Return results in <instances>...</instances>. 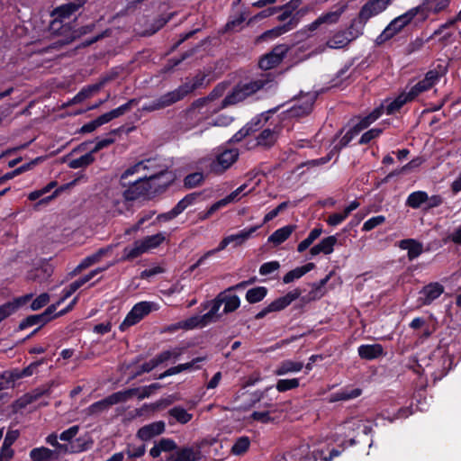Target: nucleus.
I'll use <instances>...</instances> for the list:
<instances>
[{
	"instance_id": "2f4dec72",
	"label": "nucleus",
	"mask_w": 461,
	"mask_h": 461,
	"mask_svg": "<svg viewBox=\"0 0 461 461\" xmlns=\"http://www.w3.org/2000/svg\"><path fill=\"white\" fill-rule=\"evenodd\" d=\"M170 418L182 424H185L190 421L193 418V414L189 412V410L184 409L182 406L177 405L169 411Z\"/></svg>"
},
{
	"instance_id": "c756f323",
	"label": "nucleus",
	"mask_w": 461,
	"mask_h": 461,
	"mask_svg": "<svg viewBox=\"0 0 461 461\" xmlns=\"http://www.w3.org/2000/svg\"><path fill=\"white\" fill-rule=\"evenodd\" d=\"M384 112V106L375 109L369 115L363 118L357 124L353 127L355 133H358L360 131L368 127L372 122L377 120Z\"/></svg>"
},
{
	"instance_id": "774afa93",
	"label": "nucleus",
	"mask_w": 461,
	"mask_h": 461,
	"mask_svg": "<svg viewBox=\"0 0 461 461\" xmlns=\"http://www.w3.org/2000/svg\"><path fill=\"white\" fill-rule=\"evenodd\" d=\"M384 221V216H376L369 219L364 223L363 230H371L376 226L382 224Z\"/></svg>"
},
{
	"instance_id": "6e6552de",
	"label": "nucleus",
	"mask_w": 461,
	"mask_h": 461,
	"mask_svg": "<svg viewBox=\"0 0 461 461\" xmlns=\"http://www.w3.org/2000/svg\"><path fill=\"white\" fill-rule=\"evenodd\" d=\"M226 89V86L220 84L214 87V89L205 97L198 98L194 100L189 107L183 111V115L185 119H194L196 114L200 113V110L207 105L209 102H212L218 97L221 96Z\"/></svg>"
},
{
	"instance_id": "aec40b11",
	"label": "nucleus",
	"mask_w": 461,
	"mask_h": 461,
	"mask_svg": "<svg viewBox=\"0 0 461 461\" xmlns=\"http://www.w3.org/2000/svg\"><path fill=\"white\" fill-rule=\"evenodd\" d=\"M301 294L302 291L299 288H296L286 294L285 296L279 297L273 301L267 306L271 312L281 311L288 306L292 302L299 298Z\"/></svg>"
},
{
	"instance_id": "37998d69",
	"label": "nucleus",
	"mask_w": 461,
	"mask_h": 461,
	"mask_svg": "<svg viewBox=\"0 0 461 461\" xmlns=\"http://www.w3.org/2000/svg\"><path fill=\"white\" fill-rule=\"evenodd\" d=\"M165 240V236L162 233H158L151 236H147L143 240H140V242L145 248V250L148 251L150 249L157 248Z\"/></svg>"
},
{
	"instance_id": "0e129e2a",
	"label": "nucleus",
	"mask_w": 461,
	"mask_h": 461,
	"mask_svg": "<svg viewBox=\"0 0 461 461\" xmlns=\"http://www.w3.org/2000/svg\"><path fill=\"white\" fill-rule=\"evenodd\" d=\"M288 203H289L288 202H283L276 208H275L274 210H272L268 213H267L264 217L263 223H266V222L273 220L274 218H276L279 212H283L284 210H285L288 207Z\"/></svg>"
},
{
	"instance_id": "1a4fd4ad",
	"label": "nucleus",
	"mask_w": 461,
	"mask_h": 461,
	"mask_svg": "<svg viewBox=\"0 0 461 461\" xmlns=\"http://www.w3.org/2000/svg\"><path fill=\"white\" fill-rule=\"evenodd\" d=\"M216 438H204L197 447H183L171 454L167 461H199L201 459L200 448L204 445H212Z\"/></svg>"
},
{
	"instance_id": "39448f33",
	"label": "nucleus",
	"mask_w": 461,
	"mask_h": 461,
	"mask_svg": "<svg viewBox=\"0 0 461 461\" xmlns=\"http://www.w3.org/2000/svg\"><path fill=\"white\" fill-rule=\"evenodd\" d=\"M421 9V6H417L394 18L376 38V44L381 45L401 32L408 24L411 23Z\"/></svg>"
},
{
	"instance_id": "680f3d73",
	"label": "nucleus",
	"mask_w": 461,
	"mask_h": 461,
	"mask_svg": "<svg viewBox=\"0 0 461 461\" xmlns=\"http://www.w3.org/2000/svg\"><path fill=\"white\" fill-rule=\"evenodd\" d=\"M246 20L245 14H240L237 18L228 22L225 25V31H239L241 23Z\"/></svg>"
},
{
	"instance_id": "f257e3e1",
	"label": "nucleus",
	"mask_w": 461,
	"mask_h": 461,
	"mask_svg": "<svg viewBox=\"0 0 461 461\" xmlns=\"http://www.w3.org/2000/svg\"><path fill=\"white\" fill-rule=\"evenodd\" d=\"M210 311L202 315L194 316L185 321L183 327L192 329L194 327H204L208 323L215 322L220 320L221 314L219 313L220 308L224 304L222 313L228 314L235 312L240 305V300L238 295L231 294L230 291L225 289L217 294V296L210 303Z\"/></svg>"
},
{
	"instance_id": "473e14b6",
	"label": "nucleus",
	"mask_w": 461,
	"mask_h": 461,
	"mask_svg": "<svg viewBox=\"0 0 461 461\" xmlns=\"http://www.w3.org/2000/svg\"><path fill=\"white\" fill-rule=\"evenodd\" d=\"M303 364L302 362H295L291 360L283 361L275 371L276 375H284L291 372H298L302 370Z\"/></svg>"
},
{
	"instance_id": "412c9836",
	"label": "nucleus",
	"mask_w": 461,
	"mask_h": 461,
	"mask_svg": "<svg viewBox=\"0 0 461 461\" xmlns=\"http://www.w3.org/2000/svg\"><path fill=\"white\" fill-rule=\"evenodd\" d=\"M165 430V423L163 421H156L146 425L138 430V437L144 441L151 439Z\"/></svg>"
},
{
	"instance_id": "c9c22d12",
	"label": "nucleus",
	"mask_w": 461,
	"mask_h": 461,
	"mask_svg": "<svg viewBox=\"0 0 461 461\" xmlns=\"http://www.w3.org/2000/svg\"><path fill=\"white\" fill-rule=\"evenodd\" d=\"M207 357L204 356V357H198L196 358H194L191 362H188V363H185V364H181V365H178L176 366H174V367H170L169 369H167L165 373H163L162 375H160L159 378H163L165 376H167V375H175V374H178L182 371H185V370H187V369H190L191 367H193L196 363H199V362H203L206 359Z\"/></svg>"
},
{
	"instance_id": "4c0bfd02",
	"label": "nucleus",
	"mask_w": 461,
	"mask_h": 461,
	"mask_svg": "<svg viewBox=\"0 0 461 461\" xmlns=\"http://www.w3.org/2000/svg\"><path fill=\"white\" fill-rule=\"evenodd\" d=\"M250 439L247 436L238 438L231 447L230 452L234 456H242L249 448Z\"/></svg>"
},
{
	"instance_id": "de8ad7c7",
	"label": "nucleus",
	"mask_w": 461,
	"mask_h": 461,
	"mask_svg": "<svg viewBox=\"0 0 461 461\" xmlns=\"http://www.w3.org/2000/svg\"><path fill=\"white\" fill-rule=\"evenodd\" d=\"M322 230L321 228H315L313 229L309 236L303 240L302 242L299 243L297 247L298 252H303L306 250L312 243L313 241L320 237L321 234Z\"/></svg>"
},
{
	"instance_id": "393cba45",
	"label": "nucleus",
	"mask_w": 461,
	"mask_h": 461,
	"mask_svg": "<svg viewBox=\"0 0 461 461\" xmlns=\"http://www.w3.org/2000/svg\"><path fill=\"white\" fill-rule=\"evenodd\" d=\"M295 229V225H286L278 229L268 237V242L273 243L275 246L280 245L291 236Z\"/></svg>"
},
{
	"instance_id": "5fc2aeb1",
	"label": "nucleus",
	"mask_w": 461,
	"mask_h": 461,
	"mask_svg": "<svg viewBox=\"0 0 461 461\" xmlns=\"http://www.w3.org/2000/svg\"><path fill=\"white\" fill-rule=\"evenodd\" d=\"M299 386V380L294 379H281L276 384V390L278 392H285Z\"/></svg>"
},
{
	"instance_id": "052dcab7",
	"label": "nucleus",
	"mask_w": 461,
	"mask_h": 461,
	"mask_svg": "<svg viewBox=\"0 0 461 461\" xmlns=\"http://www.w3.org/2000/svg\"><path fill=\"white\" fill-rule=\"evenodd\" d=\"M50 302V295L47 293L40 294L31 303V309L37 311L45 306Z\"/></svg>"
},
{
	"instance_id": "4d7b16f0",
	"label": "nucleus",
	"mask_w": 461,
	"mask_h": 461,
	"mask_svg": "<svg viewBox=\"0 0 461 461\" xmlns=\"http://www.w3.org/2000/svg\"><path fill=\"white\" fill-rule=\"evenodd\" d=\"M119 129H116V130H113L112 131L108 136L106 138H104V140H99L95 148L91 150L93 153H96L98 152L99 150H101L102 149L113 144L114 142V138H113V135L116 134L119 132Z\"/></svg>"
},
{
	"instance_id": "a878e982",
	"label": "nucleus",
	"mask_w": 461,
	"mask_h": 461,
	"mask_svg": "<svg viewBox=\"0 0 461 461\" xmlns=\"http://www.w3.org/2000/svg\"><path fill=\"white\" fill-rule=\"evenodd\" d=\"M331 275L332 272L326 276V277L321 279L318 284H312V291L306 296H303L302 301L304 303H308L313 300L320 299L324 294L323 287L330 280Z\"/></svg>"
},
{
	"instance_id": "603ef678",
	"label": "nucleus",
	"mask_w": 461,
	"mask_h": 461,
	"mask_svg": "<svg viewBox=\"0 0 461 461\" xmlns=\"http://www.w3.org/2000/svg\"><path fill=\"white\" fill-rule=\"evenodd\" d=\"M50 392V387L48 388H37L33 390L32 393H27L25 395V399L22 403H30L34 401H39L42 396L48 394Z\"/></svg>"
},
{
	"instance_id": "a18cd8bd",
	"label": "nucleus",
	"mask_w": 461,
	"mask_h": 461,
	"mask_svg": "<svg viewBox=\"0 0 461 461\" xmlns=\"http://www.w3.org/2000/svg\"><path fill=\"white\" fill-rule=\"evenodd\" d=\"M362 391L358 388L352 389L350 391H343L337 393H334L330 401V402H340V401H348L352 400L361 394Z\"/></svg>"
},
{
	"instance_id": "f704fd0d",
	"label": "nucleus",
	"mask_w": 461,
	"mask_h": 461,
	"mask_svg": "<svg viewBox=\"0 0 461 461\" xmlns=\"http://www.w3.org/2000/svg\"><path fill=\"white\" fill-rule=\"evenodd\" d=\"M145 248L140 242V240H136L133 243L132 247H126L123 249V260H132L138 257H140L141 254L145 253Z\"/></svg>"
},
{
	"instance_id": "a211bd4d",
	"label": "nucleus",
	"mask_w": 461,
	"mask_h": 461,
	"mask_svg": "<svg viewBox=\"0 0 461 461\" xmlns=\"http://www.w3.org/2000/svg\"><path fill=\"white\" fill-rule=\"evenodd\" d=\"M260 226H254L247 230H242L238 234L230 235L224 238L215 249L216 252L224 249L230 243L234 242L236 246L244 243Z\"/></svg>"
},
{
	"instance_id": "6ab92c4d",
	"label": "nucleus",
	"mask_w": 461,
	"mask_h": 461,
	"mask_svg": "<svg viewBox=\"0 0 461 461\" xmlns=\"http://www.w3.org/2000/svg\"><path fill=\"white\" fill-rule=\"evenodd\" d=\"M32 298V294H25L23 296L15 298L12 302H8L0 306V321L4 319L11 315L14 312H15L22 305H24L28 302H30Z\"/></svg>"
},
{
	"instance_id": "3c124183",
	"label": "nucleus",
	"mask_w": 461,
	"mask_h": 461,
	"mask_svg": "<svg viewBox=\"0 0 461 461\" xmlns=\"http://www.w3.org/2000/svg\"><path fill=\"white\" fill-rule=\"evenodd\" d=\"M394 409L392 411L387 410L382 415L384 419H387L390 421H393L396 419L407 418L412 413L411 407H401L397 410V415L391 416V412H394Z\"/></svg>"
},
{
	"instance_id": "c03bdc74",
	"label": "nucleus",
	"mask_w": 461,
	"mask_h": 461,
	"mask_svg": "<svg viewBox=\"0 0 461 461\" xmlns=\"http://www.w3.org/2000/svg\"><path fill=\"white\" fill-rule=\"evenodd\" d=\"M80 7V5L75 4V3H68L66 5H63L59 7H57L53 11V14L57 15L59 18H67L73 13H75L78 8Z\"/></svg>"
},
{
	"instance_id": "ea45409f",
	"label": "nucleus",
	"mask_w": 461,
	"mask_h": 461,
	"mask_svg": "<svg viewBox=\"0 0 461 461\" xmlns=\"http://www.w3.org/2000/svg\"><path fill=\"white\" fill-rule=\"evenodd\" d=\"M346 9H347V5H342L337 10L326 13V14L321 15L319 18L322 24L336 23L339 21L340 15L345 12Z\"/></svg>"
},
{
	"instance_id": "f03ea898",
	"label": "nucleus",
	"mask_w": 461,
	"mask_h": 461,
	"mask_svg": "<svg viewBox=\"0 0 461 461\" xmlns=\"http://www.w3.org/2000/svg\"><path fill=\"white\" fill-rule=\"evenodd\" d=\"M207 75L197 73L191 80L186 81L177 88L169 91L142 107V111L151 113L169 107L205 85Z\"/></svg>"
},
{
	"instance_id": "20e7f679",
	"label": "nucleus",
	"mask_w": 461,
	"mask_h": 461,
	"mask_svg": "<svg viewBox=\"0 0 461 461\" xmlns=\"http://www.w3.org/2000/svg\"><path fill=\"white\" fill-rule=\"evenodd\" d=\"M267 83V80L258 79L255 80L244 85L237 86L230 94H229L222 101L219 107L214 108L211 113H216L221 109L226 108L230 105L236 104L243 100H245L248 96L253 95L259 89L263 88L264 86Z\"/></svg>"
},
{
	"instance_id": "5701e85b",
	"label": "nucleus",
	"mask_w": 461,
	"mask_h": 461,
	"mask_svg": "<svg viewBox=\"0 0 461 461\" xmlns=\"http://www.w3.org/2000/svg\"><path fill=\"white\" fill-rule=\"evenodd\" d=\"M296 23L297 21L294 18H292L287 23L281 26H277L262 33L260 36L258 37L257 41L278 37L281 34L290 31Z\"/></svg>"
},
{
	"instance_id": "8fccbe9b",
	"label": "nucleus",
	"mask_w": 461,
	"mask_h": 461,
	"mask_svg": "<svg viewBox=\"0 0 461 461\" xmlns=\"http://www.w3.org/2000/svg\"><path fill=\"white\" fill-rule=\"evenodd\" d=\"M138 101L137 99H131L129 100L126 104L119 106L118 108L116 109H113L112 111H110V115L112 117V119H115V118H118L123 114H125L126 113H128L133 105L137 104Z\"/></svg>"
},
{
	"instance_id": "e2e57ef3",
	"label": "nucleus",
	"mask_w": 461,
	"mask_h": 461,
	"mask_svg": "<svg viewBox=\"0 0 461 461\" xmlns=\"http://www.w3.org/2000/svg\"><path fill=\"white\" fill-rule=\"evenodd\" d=\"M279 267L280 264L277 261L267 262L260 267L259 273L262 276H267L276 271Z\"/></svg>"
},
{
	"instance_id": "dca6fc26",
	"label": "nucleus",
	"mask_w": 461,
	"mask_h": 461,
	"mask_svg": "<svg viewBox=\"0 0 461 461\" xmlns=\"http://www.w3.org/2000/svg\"><path fill=\"white\" fill-rule=\"evenodd\" d=\"M387 6L384 0H368L358 13L361 23H366L370 18L380 14Z\"/></svg>"
},
{
	"instance_id": "69168bd1",
	"label": "nucleus",
	"mask_w": 461,
	"mask_h": 461,
	"mask_svg": "<svg viewBox=\"0 0 461 461\" xmlns=\"http://www.w3.org/2000/svg\"><path fill=\"white\" fill-rule=\"evenodd\" d=\"M381 132H382V131L380 129H371V130L367 131L366 132H365L361 136L359 143L366 144L369 141H371L373 139L378 137Z\"/></svg>"
},
{
	"instance_id": "58836bf2",
	"label": "nucleus",
	"mask_w": 461,
	"mask_h": 461,
	"mask_svg": "<svg viewBox=\"0 0 461 461\" xmlns=\"http://www.w3.org/2000/svg\"><path fill=\"white\" fill-rule=\"evenodd\" d=\"M149 167L146 165L145 161H140L133 165L132 167H130L127 168L121 176L120 177V183L123 187H126L128 184H130V181L128 180V177L130 176H132L135 173H139L141 169H148Z\"/></svg>"
},
{
	"instance_id": "4468645a",
	"label": "nucleus",
	"mask_w": 461,
	"mask_h": 461,
	"mask_svg": "<svg viewBox=\"0 0 461 461\" xmlns=\"http://www.w3.org/2000/svg\"><path fill=\"white\" fill-rule=\"evenodd\" d=\"M56 309H57V305L56 304H51L50 306H49L45 310L44 312H42L41 314H37V315L28 316L26 319H24L19 324V329L20 330H24L27 327H31V326H34V325H39L38 329H36L33 331V333L36 332L41 327L45 325L47 322H49L52 319L51 315L54 313Z\"/></svg>"
},
{
	"instance_id": "9b49d317",
	"label": "nucleus",
	"mask_w": 461,
	"mask_h": 461,
	"mask_svg": "<svg viewBox=\"0 0 461 461\" xmlns=\"http://www.w3.org/2000/svg\"><path fill=\"white\" fill-rule=\"evenodd\" d=\"M167 174L166 170H161L149 176L147 175L144 176L146 184L150 186V188L148 189L149 197L162 193L167 189L172 180L171 177H167Z\"/></svg>"
},
{
	"instance_id": "b1692460",
	"label": "nucleus",
	"mask_w": 461,
	"mask_h": 461,
	"mask_svg": "<svg viewBox=\"0 0 461 461\" xmlns=\"http://www.w3.org/2000/svg\"><path fill=\"white\" fill-rule=\"evenodd\" d=\"M337 243V238L335 236H329L323 239L319 244L313 246L310 249L312 256H316L320 253L325 255L330 254L333 251V247Z\"/></svg>"
},
{
	"instance_id": "338daca9",
	"label": "nucleus",
	"mask_w": 461,
	"mask_h": 461,
	"mask_svg": "<svg viewBox=\"0 0 461 461\" xmlns=\"http://www.w3.org/2000/svg\"><path fill=\"white\" fill-rule=\"evenodd\" d=\"M303 276V271L301 270L300 267H296L291 271H289L283 278L285 284H289L295 279H298Z\"/></svg>"
},
{
	"instance_id": "9d476101",
	"label": "nucleus",
	"mask_w": 461,
	"mask_h": 461,
	"mask_svg": "<svg viewBox=\"0 0 461 461\" xmlns=\"http://www.w3.org/2000/svg\"><path fill=\"white\" fill-rule=\"evenodd\" d=\"M288 50L289 47L287 45L282 44L276 46L269 53L260 59L258 62L259 68L264 70H268L278 66Z\"/></svg>"
},
{
	"instance_id": "72a5a7b5",
	"label": "nucleus",
	"mask_w": 461,
	"mask_h": 461,
	"mask_svg": "<svg viewBox=\"0 0 461 461\" xmlns=\"http://www.w3.org/2000/svg\"><path fill=\"white\" fill-rule=\"evenodd\" d=\"M350 41L343 31L337 32L327 42L326 46L330 49H341L348 46Z\"/></svg>"
},
{
	"instance_id": "7c9ffc66",
	"label": "nucleus",
	"mask_w": 461,
	"mask_h": 461,
	"mask_svg": "<svg viewBox=\"0 0 461 461\" xmlns=\"http://www.w3.org/2000/svg\"><path fill=\"white\" fill-rule=\"evenodd\" d=\"M365 24L366 23H361L358 14L357 18L354 19L351 22L349 27L347 30L343 31L345 35L350 41V42L358 38L363 33V28Z\"/></svg>"
},
{
	"instance_id": "f8f14e48",
	"label": "nucleus",
	"mask_w": 461,
	"mask_h": 461,
	"mask_svg": "<svg viewBox=\"0 0 461 461\" xmlns=\"http://www.w3.org/2000/svg\"><path fill=\"white\" fill-rule=\"evenodd\" d=\"M127 188L124 190L122 196L126 202L135 201L141 197H149L148 189L150 186L146 184L144 176L138 178L134 182L128 184Z\"/></svg>"
},
{
	"instance_id": "2eb2a0df",
	"label": "nucleus",
	"mask_w": 461,
	"mask_h": 461,
	"mask_svg": "<svg viewBox=\"0 0 461 461\" xmlns=\"http://www.w3.org/2000/svg\"><path fill=\"white\" fill-rule=\"evenodd\" d=\"M274 406L275 405H268L269 409L267 410L255 411L243 419L248 423H252L253 421L268 423L279 420L282 418V413L274 409Z\"/></svg>"
},
{
	"instance_id": "e433bc0d",
	"label": "nucleus",
	"mask_w": 461,
	"mask_h": 461,
	"mask_svg": "<svg viewBox=\"0 0 461 461\" xmlns=\"http://www.w3.org/2000/svg\"><path fill=\"white\" fill-rule=\"evenodd\" d=\"M54 455V451L44 447L33 448L30 452V456L32 461H51Z\"/></svg>"
},
{
	"instance_id": "79ce46f5",
	"label": "nucleus",
	"mask_w": 461,
	"mask_h": 461,
	"mask_svg": "<svg viewBox=\"0 0 461 461\" xmlns=\"http://www.w3.org/2000/svg\"><path fill=\"white\" fill-rule=\"evenodd\" d=\"M428 200V194L425 192L418 191L411 193L407 201L406 204L411 208H419L422 203Z\"/></svg>"
},
{
	"instance_id": "09e8293b",
	"label": "nucleus",
	"mask_w": 461,
	"mask_h": 461,
	"mask_svg": "<svg viewBox=\"0 0 461 461\" xmlns=\"http://www.w3.org/2000/svg\"><path fill=\"white\" fill-rule=\"evenodd\" d=\"M204 180V176L201 172H195L187 175L185 177L184 184L185 187L193 188L201 185Z\"/></svg>"
},
{
	"instance_id": "bb28decb",
	"label": "nucleus",
	"mask_w": 461,
	"mask_h": 461,
	"mask_svg": "<svg viewBox=\"0 0 461 461\" xmlns=\"http://www.w3.org/2000/svg\"><path fill=\"white\" fill-rule=\"evenodd\" d=\"M278 134L279 131L277 129H265L257 138L258 144L265 148H270L276 143Z\"/></svg>"
},
{
	"instance_id": "bf43d9fd",
	"label": "nucleus",
	"mask_w": 461,
	"mask_h": 461,
	"mask_svg": "<svg viewBox=\"0 0 461 461\" xmlns=\"http://www.w3.org/2000/svg\"><path fill=\"white\" fill-rule=\"evenodd\" d=\"M183 353V348H174L172 350H166L157 356L158 362L161 364L172 357L177 358Z\"/></svg>"
},
{
	"instance_id": "a19ab883",
	"label": "nucleus",
	"mask_w": 461,
	"mask_h": 461,
	"mask_svg": "<svg viewBox=\"0 0 461 461\" xmlns=\"http://www.w3.org/2000/svg\"><path fill=\"white\" fill-rule=\"evenodd\" d=\"M267 294V289L263 286L249 289L246 294V299L250 303H256L262 301Z\"/></svg>"
},
{
	"instance_id": "ddd939ff",
	"label": "nucleus",
	"mask_w": 461,
	"mask_h": 461,
	"mask_svg": "<svg viewBox=\"0 0 461 461\" xmlns=\"http://www.w3.org/2000/svg\"><path fill=\"white\" fill-rule=\"evenodd\" d=\"M151 311V304L148 302H141L133 306L131 311L128 313L124 321L120 325V330H125L127 328L136 324L144 316L149 314Z\"/></svg>"
},
{
	"instance_id": "f3484780",
	"label": "nucleus",
	"mask_w": 461,
	"mask_h": 461,
	"mask_svg": "<svg viewBox=\"0 0 461 461\" xmlns=\"http://www.w3.org/2000/svg\"><path fill=\"white\" fill-rule=\"evenodd\" d=\"M317 92H309L306 94L301 92L299 95V98H303L305 100L302 104L293 106L289 111L290 115L293 117H302L304 115H308L312 110V106L315 100L317 99Z\"/></svg>"
},
{
	"instance_id": "0eeeda50",
	"label": "nucleus",
	"mask_w": 461,
	"mask_h": 461,
	"mask_svg": "<svg viewBox=\"0 0 461 461\" xmlns=\"http://www.w3.org/2000/svg\"><path fill=\"white\" fill-rule=\"evenodd\" d=\"M156 385H152L149 388L143 389H130L123 392H117L113 393L109 397L105 398L103 401L98 402L97 403H119L128 401H141L146 396H148L152 388H155Z\"/></svg>"
},
{
	"instance_id": "cd10ccee",
	"label": "nucleus",
	"mask_w": 461,
	"mask_h": 461,
	"mask_svg": "<svg viewBox=\"0 0 461 461\" xmlns=\"http://www.w3.org/2000/svg\"><path fill=\"white\" fill-rule=\"evenodd\" d=\"M400 248L408 251L410 260L416 258L422 253V244L411 239L401 240Z\"/></svg>"
},
{
	"instance_id": "4be33fe9",
	"label": "nucleus",
	"mask_w": 461,
	"mask_h": 461,
	"mask_svg": "<svg viewBox=\"0 0 461 461\" xmlns=\"http://www.w3.org/2000/svg\"><path fill=\"white\" fill-rule=\"evenodd\" d=\"M444 292V287L438 283H430L420 291L424 297H420L423 304H429L432 301L440 296Z\"/></svg>"
},
{
	"instance_id": "864d4df0",
	"label": "nucleus",
	"mask_w": 461,
	"mask_h": 461,
	"mask_svg": "<svg viewBox=\"0 0 461 461\" xmlns=\"http://www.w3.org/2000/svg\"><path fill=\"white\" fill-rule=\"evenodd\" d=\"M99 261L95 257V255H91L87 258H86L71 273L70 275L72 276H77L80 274L84 269L91 267L92 265L98 263Z\"/></svg>"
},
{
	"instance_id": "13d9d810",
	"label": "nucleus",
	"mask_w": 461,
	"mask_h": 461,
	"mask_svg": "<svg viewBox=\"0 0 461 461\" xmlns=\"http://www.w3.org/2000/svg\"><path fill=\"white\" fill-rule=\"evenodd\" d=\"M171 18V14L167 17H159L155 23L151 25V27L143 32L144 36H150L156 33L160 28H162Z\"/></svg>"
},
{
	"instance_id": "49530a36",
	"label": "nucleus",
	"mask_w": 461,
	"mask_h": 461,
	"mask_svg": "<svg viewBox=\"0 0 461 461\" xmlns=\"http://www.w3.org/2000/svg\"><path fill=\"white\" fill-rule=\"evenodd\" d=\"M95 160L94 153L92 151L81 156L78 158L73 159L69 162L68 166L70 168L86 167L92 164Z\"/></svg>"
},
{
	"instance_id": "423d86ee",
	"label": "nucleus",
	"mask_w": 461,
	"mask_h": 461,
	"mask_svg": "<svg viewBox=\"0 0 461 461\" xmlns=\"http://www.w3.org/2000/svg\"><path fill=\"white\" fill-rule=\"evenodd\" d=\"M238 157L239 153L236 149H227L218 155L216 159L203 158L199 163L208 168L209 173L221 175L236 162Z\"/></svg>"
},
{
	"instance_id": "c85d7f7f",
	"label": "nucleus",
	"mask_w": 461,
	"mask_h": 461,
	"mask_svg": "<svg viewBox=\"0 0 461 461\" xmlns=\"http://www.w3.org/2000/svg\"><path fill=\"white\" fill-rule=\"evenodd\" d=\"M358 354L365 359L376 358L383 354V348L380 344L362 345L358 348Z\"/></svg>"
},
{
	"instance_id": "6e6d98bb",
	"label": "nucleus",
	"mask_w": 461,
	"mask_h": 461,
	"mask_svg": "<svg viewBox=\"0 0 461 461\" xmlns=\"http://www.w3.org/2000/svg\"><path fill=\"white\" fill-rule=\"evenodd\" d=\"M41 363V362L32 363L31 365H29L27 367L23 368V370L15 371L14 373L12 374L11 376L13 379H19L23 376H30L35 372V370L38 368V366H40Z\"/></svg>"
},
{
	"instance_id": "7ed1b4c3",
	"label": "nucleus",
	"mask_w": 461,
	"mask_h": 461,
	"mask_svg": "<svg viewBox=\"0 0 461 461\" xmlns=\"http://www.w3.org/2000/svg\"><path fill=\"white\" fill-rule=\"evenodd\" d=\"M438 73L435 70L429 71L425 78L419 81L413 86L408 93H402L394 101L391 102L386 106V113L388 114L394 113L398 111L404 104L413 100L420 93L429 90L438 81Z\"/></svg>"
}]
</instances>
